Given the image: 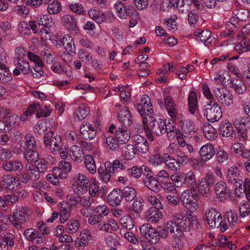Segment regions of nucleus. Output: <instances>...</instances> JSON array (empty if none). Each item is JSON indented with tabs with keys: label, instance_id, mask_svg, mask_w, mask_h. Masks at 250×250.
Listing matches in <instances>:
<instances>
[{
	"label": "nucleus",
	"instance_id": "obj_53",
	"mask_svg": "<svg viewBox=\"0 0 250 250\" xmlns=\"http://www.w3.org/2000/svg\"><path fill=\"white\" fill-rule=\"evenodd\" d=\"M16 65L23 74L27 75L29 73L30 70L29 64L26 60L17 61Z\"/></svg>",
	"mask_w": 250,
	"mask_h": 250
},
{
	"label": "nucleus",
	"instance_id": "obj_37",
	"mask_svg": "<svg viewBox=\"0 0 250 250\" xmlns=\"http://www.w3.org/2000/svg\"><path fill=\"white\" fill-rule=\"evenodd\" d=\"M62 42L67 52H74L75 51V46L72 37L68 35H64L62 38Z\"/></svg>",
	"mask_w": 250,
	"mask_h": 250
},
{
	"label": "nucleus",
	"instance_id": "obj_9",
	"mask_svg": "<svg viewBox=\"0 0 250 250\" xmlns=\"http://www.w3.org/2000/svg\"><path fill=\"white\" fill-rule=\"evenodd\" d=\"M53 133L52 131L46 133L44 136V144L47 146H50V150L54 152L60 149V144L61 142V137L60 135H56L53 137Z\"/></svg>",
	"mask_w": 250,
	"mask_h": 250
},
{
	"label": "nucleus",
	"instance_id": "obj_61",
	"mask_svg": "<svg viewBox=\"0 0 250 250\" xmlns=\"http://www.w3.org/2000/svg\"><path fill=\"white\" fill-rule=\"evenodd\" d=\"M43 66L42 62L41 64H35L33 67V70H31V73L34 78H39L43 75V71L42 69Z\"/></svg>",
	"mask_w": 250,
	"mask_h": 250
},
{
	"label": "nucleus",
	"instance_id": "obj_55",
	"mask_svg": "<svg viewBox=\"0 0 250 250\" xmlns=\"http://www.w3.org/2000/svg\"><path fill=\"white\" fill-rule=\"evenodd\" d=\"M47 9L50 14H57L62 9L61 3L58 1H54L48 5Z\"/></svg>",
	"mask_w": 250,
	"mask_h": 250
},
{
	"label": "nucleus",
	"instance_id": "obj_20",
	"mask_svg": "<svg viewBox=\"0 0 250 250\" xmlns=\"http://www.w3.org/2000/svg\"><path fill=\"white\" fill-rule=\"evenodd\" d=\"M2 167L7 172H20L23 169V165L20 161L10 160L3 163Z\"/></svg>",
	"mask_w": 250,
	"mask_h": 250
},
{
	"label": "nucleus",
	"instance_id": "obj_23",
	"mask_svg": "<svg viewBox=\"0 0 250 250\" xmlns=\"http://www.w3.org/2000/svg\"><path fill=\"white\" fill-rule=\"evenodd\" d=\"M73 180L76 186L79 188L78 189V191H80L81 189L84 191L87 190L89 180L85 175L78 173L76 174Z\"/></svg>",
	"mask_w": 250,
	"mask_h": 250
},
{
	"label": "nucleus",
	"instance_id": "obj_5",
	"mask_svg": "<svg viewBox=\"0 0 250 250\" xmlns=\"http://www.w3.org/2000/svg\"><path fill=\"white\" fill-rule=\"evenodd\" d=\"M206 220L212 229L219 228L223 223L221 213L217 209L212 208L206 213Z\"/></svg>",
	"mask_w": 250,
	"mask_h": 250
},
{
	"label": "nucleus",
	"instance_id": "obj_18",
	"mask_svg": "<svg viewBox=\"0 0 250 250\" xmlns=\"http://www.w3.org/2000/svg\"><path fill=\"white\" fill-rule=\"evenodd\" d=\"M199 153L201 160L206 162L211 159L215 155V150L212 145L207 144L201 147Z\"/></svg>",
	"mask_w": 250,
	"mask_h": 250
},
{
	"label": "nucleus",
	"instance_id": "obj_21",
	"mask_svg": "<svg viewBox=\"0 0 250 250\" xmlns=\"http://www.w3.org/2000/svg\"><path fill=\"white\" fill-rule=\"evenodd\" d=\"M166 227L167 229L172 234V237L175 241H178L179 242L180 240L184 235V233L178 225L174 224V222H172V221H169L166 224Z\"/></svg>",
	"mask_w": 250,
	"mask_h": 250
},
{
	"label": "nucleus",
	"instance_id": "obj_40",
	"mask_svg": "<svg viewBox=\"0 0 250 250\" xmlns=\"http://www.w3.org/2000/svg\"><path fill=\"white\" fill-rule=\"evenodd\" d=\"M170 179L174 187L180 188L185 184V175L183 173H176L170 176Z\"/></svg>",
	"mask_w": 250,
	"mask_h": 250
},
{
	"label": "nucleus",
	"instance_id": "obj_41",
	"mask_svg": "<svg viewBox=\"0 0 250 250\" xmlns=\"http://www.w3.org/2000/svg\"><path fill=\"white\" fill-rule=\"evenodd\" d=\"M16 179L11 174H6L2 176L1 182L7 189L14 188V186L16 183Z\"/></svg>",
	"mask_w": 250,
	"mask_h": 250
},
{
	"label": "nucleus",
	"instance_id": "obj_12",
	"mask_svg": "<svg viewBox=\"0 0 250 250\" xmlns=\"http://www.w3.org/2000/svg\"><path fill=\"white\" fill-rule=\"evenodd\" d=\"M80 133L83 139L92 140L95 137L97 130L92 124L83 122L80 127Z\"/></svg>",
	"mask_w": 250,
	"mask_h": 250
},
{
	"label": "nucleus",
	"instance_id": "obj_34",
	"mask_svg": "<svg viewBox=\"0 0 250 250\" xmlns=\"http://www.w3.org/2000/svg\"><path fill=\"white\" fill-rule=\"evenodd\" d=\"M24 158L29 163H35L39 158V153L32 148H25Z\"/></svg>",
	"mask_w": 250,
	"mask_h": 250
},
{
	"label": "nucleus",
	"instance_id": "obj_24",
	"mask_svg": "<svg viewBox=\"0 0 250 250\" xmlns=\"http://www.w3.org/2000/svg\"><path fill=\"white\" fill-rule=\"evenodd\" d=\"M218 130L220 135L222 137H233V127L229 122H222L219 125Z\"/></svg>",
	"mask_w": 250,
	"mask_h": 250
},
{
	"label": "nucleus",
	"instance_id": "obj_47",
	"mask_svg": "<svg viewBox=\"0 0 250 250\" xmlns=\"http://www.w3.org/2000/svg\"><path fill=\"white\" fill-rule=\"evenodd\" d=\"M80 225V224L78 221L73 219L70 220L67 224L65 230L68 233H75L78 231Z\"/></svg>",
	"mask_w": 250,
	"mask_h": 250
},
{
	"label": "nucleus",
	"instance_id": "obj_58",
	"mask_svg": "<svg viewBox=\"0 0 250 250\" xmlns=\"http://www.w3.org/2000/svg\"><path fill=\"white\" fill-rule=\"evenodd\" d=\"M117 139H115L113 136H109L106 139V145L112 151H115L119 147Z\"/></svg>",
	"mask_w": 250,
	"mask_h": 250
},
{
	"label": "nucleus",
	"instance_id": "obj_26",
	"mask_svg": "<svg viewBox=\"0 0 250 250\" xmlns=\"http://www.w3.org/2000/svg\"><path fill=\"white\" fill-rule=\"evenodd\" d=\"M231 87L238 94H243L246 91V86L243 81V77L236 79L233 78L230 81Z\"/></svg>",
	"mask_w": 250,
	"mask_h": 250
},
{
	"label": "nucleus",
	"instance_id": "obj_8",
	"mask_svg": "<svg viewBox=\"0 0 250 250\" xmlns=\"http://www.w3.org/2000/svg\"><path fill=\"white\" fill-rule=\"evenodd\" d=\"M142 235L150 243L155 244L158 243V236L156 234V230L148 224H144L140 228Z\"/></svg>",
	"mask_w": 250,
	"mask_h": 250
},
{
	"label": "nucleus",
	"instance_id": "obj_10",
	"mask_svg": "<svg viewBox=\"0 0 250 250\" xmlns=\"http://www.w3.org/2000/svg\"><path fill=\"white\" fill-rule=\"evenodd\" d=\"M71 165L68 162L65 161H61L58 167L52 168V172L54 176H59L60 179H65L67 174L70 171Z\"/></svg>",
	"mask_w": 250,
	"mask_h": 250
},
{
	"label": "nucleus",
	"instance_id": "obj_46",
	"mask_svg": "<svg viewBox=\"0 0 250 250\" xmlns=\"http://www.w3.org/2000/svg\"><path fill=\"white\" fill-rule=\"evenodd\" d=\"M226 29L220 32V36L224 37H232L234 35L233 30L235 28L234 23L229 21L226 23Z\"/></svg>",
	"mask_w": 250,
	"mask_h": 250
},
{
	"label": "nucleus",
	"instance_id": "obj_64",
	"mask_svg": "<svg viewBox=\"0 0 250 250\" xmlns=\"http://www.w3.org/2000/svg\"><path fill=\"white\" fill-rule=\"evenodd\" d=\"M66 67L63 65H61L60 62H55L51 65V69L53 72L59 74L62 73H67V71L66 70Z\"/></svg>",
	"mask_w": 250,
	"mask_h": 250
},
{
	"label": "nucleus",
	"instance_id": "obj_32",
	"mask_svg": "<svg viewBox=\"0 0 250 250\" xmlns=\"http://www.w3.org/2000/svg\"><path fill=\"white\" fill-rule=\"evenodd\" d=\"M63 25L70 31L74 30L77 27V22L75 19L70 15H65L62 18Z\"/></svg>",
	"mask_w": 250,
	"mask_h": 250
},
{
	"label": "nucleus",
	"instance_id": "obj_36",
	"mask_svg": "<svg viewBox=\"0 0 250 250\" xmlns=\"http://www.w3.org/2000/svg\"><path fill=\"white\" fill-rule=\"evenodd\" d=\"M185 184H187L188 187L191 190L196 191L197 188V184L195 179V174L191 171L188 172L185 175Z\"/></svg>",
	"mask_w": 250,
	"mask_h": 250
},
{
	"label": "nucleus",
	"instance_id": "obj_22",
	"mask_svg": "<svg viewBox=\"0 0 250 250\" xmlns=\"http://www.w3.org/2000/svg\"><path fill=\"white\" fill-rule=\"evenodd\" d=\"M110 166L108 163H105L104 167H100L98 169L100 180L104 183H107L110 181L112 174Z\"/></svg>",
	"mask_w": 250,
	"mask_h": 250
},
{
	"label": "nucleus",
	"instance_id": "obj_38",
	"mask_svg": "<svg viewBox=\"0 0 250 250\" xmlns=\"http://www.w3.org/2000/svg\"><path fill=\"white\" fill-rule=\"evenodd\" d=\"M120 224L122 227L126 229L131 230L135 226V222L129 215H124L120 219Z\"/></svg>",
	"mask_w": 250,
	"mask_h": 250
},
{
	"label": "nucleus",
	"instance_id": "obj_6",
	"mask_svg": "<svg viewBox=\"0 0 250 250\" xmlns=\"http://www.w3.org/2000/svg\"><path fill=\"white\" fill-rule=\"evenodd\" d=\"M214 93L215 97L224 107H229L232 104V95L227 90L223 88H216Z\"/></svg>",
	"mask_w": 250,
	"mask_h": 250
},
{
	"label": "nucleus",
	"instance_id": "obj_29",
	"mask_svg": "<svg viewBox=\"0 0 250 250\" xmlns=\"http://www.w3.org/2000/svg\"><path fill=\"white\" fill-rule=\"evenodd\" d=\"M90 108L85 104L80 105L74 112V117L79 121L85 119L89 114Z\"/></svg>",
	"mask_w": 250,
	"mask_h": 250
},
{
	"label": "nucleus",
	"instance_id": "obj_30",
	"mask_svg": "<svg viewBox=\"0 0 250 250\" xmlns=\"http://www.w3.org/2000/svg\"><path fill=\"white\" fill-rule=\"evenodd\" d=\"M188 108L189 112L194 114L198 108V101L196 93L192 91L190 92L188 97Z\"/></svg>",
	"mask_w": 250,
	"mask_h": 250
},
{
	"label": "nucleus",
	"instance_id": "obj_4",
	"mask_svg": "<svg viewBox=\"0 0 250 250\" xmlns=\"http://www.w3.org/2000/svg\"><path fill=\"white\" fill-rule=\"evenodd\" d=\"M140 103L137 105V110L143 118V121L145 119L152 120L153 115L152 105L150 100L147 95H143Z\"/></svg>",
	"mask_w": 250,
	"mask_h": 250
},
{
	"label": "nucleus",
	"instance_id": "obj_60",
	"mask_svg": "<svg viewBox=\"0 0 250 250\" xmlns=\"http://www.w3.org/2000/svg\"><path fill=\"white\" fill-rule=\"evenodd\" d=\"M209 188L210 187L202 179L198 184H197V188L198 189L199 193L204 196L208 192Z\"/></svg>",
	"mask_w": 250,
	"mask_h": 250
},
{
	"label": "nucleus",
	"instance_id": "obj_49",
	"mask_svg": "<svg viewBox=\"0 0 250 250\" xmlns=\"http://www.w3.org/2000/svg\"><path fill=\"white\" fill-rule=\"evenodd\" d=\"M75 201L76 203H80L84 208H89L94 202V199L90 196L85 197L78 196H76Z\"/></svg>",
	"mask_w": 250,
	"mask_h": 250
},
{
	"label": "nucleus",
	"instance_id": "obj_63",
	"mask_svg": "<svg viewBox=\"0 0 250 250\" xmlns=\"http://www.w3.org/2000/svg\"><path fill=\"white\" fill-rule=\"evenodd\" d=\"M129 175L135 178H139L142 174V167L136 166L127 169Z\"/></svg>",
	"mask_w": 250,
	"mask_h": 250
},
{
	"label": "nucleus",
	"instance_id": "obj_45",
	"mask_svg": "<svg viewBox=\"0 0 250 250\" xmlns=\"http://www.w3.org/2000/svg\"><path fill=\"white\" fill-rule=\"evenodd\" d=\"M239 171L236 167H231L228 171L227 179L230 183H233L235 180L239 178Z\"/></svg>",
	"mask_w": 250,
	"mask_h": 250
},
{
	"label": "nucleus",
	"instance_id": "obj_56",
	"mask_svg": "<svg viewBox=\"0 0 250 250\" xmlns=\"http://www.w3.org/2000/svg\"><path fill=\"white\" fill-rule=\"evenodd\" d=\"M170 180L171 179L165 182H162L161 183L159 184V191L162 189L170 192L176 191L174 186L172 183L170 182Z\"/></svg>",
	"mask_w": 250,
	"mask_h": 250
},
{
	"label": "nucleus",
	"instance_id": "obj_25",
	"mask_svg": "<svg viewBox=\"0 0 250 250\" xmlns=\"http://www.w3.org/2000/svg\"><path fill=\"white\" fill-rule=\"evenodd\" d=\"M12 80L9 68L3 62H0V83L9 84Z\"/></svg>",
	"mask_w": 250,
	"mask_h": 250
},
{
	"label": "nucleus",
	"instance_id": "obj_50",
	"mask_svg": "<svg viewBox=\"0 0 250 250\" xmlns=\"http://www.w3.org/2000/svg\"><path fill=\"white\" fill-rule=\"evenodd\" d=\"M84 164L87 169L91 173H94L96 170L95 161L92 156L87 155L84 160Z\"/></svg>",
	"mask_w": 250,
	"mask_h": 250
},
{
	"label": "nucleus",
	"instance_id": "obj_35",
	"mask_svg": "<svg viewBox=\"0 0 250 250\" xmlns=\"http://www.w3.org/2000/svg\"><path fill=\"white\" fill-rule=\"evenodd\" d=\"M37 23L40 25H42L47 28L52 27L54 25L52 18L48 15H42L36 18Z\"/></svg>",
	"mask_w": 250,
	"mask_h": 250
},
{
	"label": "nucleus",
	"instance_id": "obj_59",
	"mask_svg": "<svg viewBox=\"0 0 250 250\" xmlns=\"http://www.w3.org/2000/svg\"><path fill=\"white\" fill-rule=\"evenodd\" d=\"M23 234L29 241H33L39 235V232L33 229H26L24 231Z\"/></svg>",
	"mask_w": 250,
	"mask_h": 250
},
{
	"label": "nucleus",
	"instance_id": "obj_54",
	"mask_svg": "<svg viewBox=\"0 0 250 250\" xmlns=\"http://www.w3.org/2000/svg\"><path fill=\"white\" fill-rule=\"evenodd\" d=\"M15 236L13 233L6 232V233L2 237H0V239H2L3 244L7 246L9 245L10 247H12L14 245V239Z\"/></svg>",
	"mask_w": 250,
	"mask_h": 250
},
{
	"label": "nucleus",
	"instance_id": "obj_11",
	"mask_svg": "<svg viewBox=\"0 0 250 250\" xmlns=\"http://www.w3.org/2000/svg\"><path fill=\"white\" fill-rule=\"evenodd\" d=\"M199 223L197 217L191 213L187 215V216L178 225L179 227L183 232L189 230L191 228H198Z\"/></svg>",
	"mask_w": 250,
	"mask_h": 250
},
{
	"label": "nucleus",
	"instance_id": "obj_7",
	"mask_svg": "<svg viewBox=\"0 0 250 250\" xmlns=\"http://www.w3.org/2000/svg\"><path fill=\"white\" fill-rule=\"evenodd\" d=\"M198 195L197 194L191 192H185L181 198L184 206L191 212L195 211L198 208Z\"/></svg>",
	"mask_w": 250,
	"mask_h": 250
},
{
	"label": "nucleus",
	"instance_id": "obj_43",
	"mask_svg": "<svg viewBox=\"0 0 250 250\" xmlns=\"http://www.w3.org/2000/svg\"><path fill=\"white\" fill-rule=\"evenodd\" d=\"M122 196L127 202L133 201L136 196V191L134 188L129 187H125L122 190Z\"/></svg>",
	"mask_w": 250,
	"mask_h": 250
},
{
	"label": "nucleus",
	"instance_id": "obj_28",
	"mask_svg": "<svg viewBox=\"0 0 250 250\" xmlns=\"http://www.w3.org/2000/svg\"><path fill=\"white\" fill-rule=\"evenodd\" d=\"M165 105L170 116L173 118L176 117L177 110L173 99L170 96H167L165 99Z\"/></svg>",
	"mask_w": 250,
	"mask_h": 250
},
{
	"label": "nucleus",
	"instance_id": "obj_2",
	"mask_svg": "<svg viewBox=\"0 0 250 250\" xmlns=\"http://www.w3.org/2000/svg\"><path fill=\"white\" fill-rule=\"evenodd\" d=\"M30 214V211L26 207H19L13 212L11 223L17 229H24Z\"/></svg>",
	"mask_w": 250,
	"mask_h": 250
},
{
	"label": "nucleus",
	"instance_id": "obj_42",
	"mask_svg": "<svg viewBox=\"0 0 250 250\" xmlns=\"http://www.w3.org/2000/svg\"><path fill=\"white\" fill-rule=\"evenodd\" d=\"M25 169L31 180L37 181L40 177V172L33 165H26Z\"/></svg>",
	"mask_w": 250,
	"mask_h": 250
},
{
	"label": "nucleus",
	"instance_id": "obj_31",
	"mask_svg": "<svg viewBox=\"0 0 250 250\" xmlns=\"http://www.w3.org/2000/svg\"><path fill=\"white\" fill-rule=\"evenodd\" d=\"M146 217L148 221L157 222L162 216V212L155 208L151 207L146 212Z\"/></svg>",
	"mask_w": 250,
	"mask_h": 250
},
{
	"label": "nucleus",
	"instance_id": "obj_44",
	"mask_svg": "<svg viewBox=\"0 0 250 250\" xmlns=\"http://www.w3.org/2000/svg\"><path fill=\"white\" fill-rule=\"evenodd\" d=\"M116 137L117 138L118 142L121 144H124L129 140L130 136L125 129L121 128H119V130L116 131Z\"/></svg>",
	"mask_w": 250,
	"mask_h": 250
},
{
	"label": "nucleus",
	"instance_id": "obj_16",
	"mask_svg": "<svg viewBox=\"0 0 250 250\" xmlns=\"http://www.w3.org/2000/svg\"><path fill=\"white\" fill-rule=\"evenodd\" d=\"M119 121L125 127L129 126L132 123V117L128 108L125 106L122 108L118 113Z\"/></svg>",
	"mask_w": 250,
	"mask_h": 250
},
{
	"label": "nucleus",
	"instance_id": "obj_14",
	"mask_svg": "<svg viewBox=\"0 0 250 250\" xmlns=\"http://www.w3.org/2000/svg\"><path fill=\"white\" fill-rule=\"evenodd\" d=\"M215 191L220 201H224L230 197V190L227 184L223 181L216 183L215 186Z\"/></svg>",
	"mask_w": 250,
	"mask_h": 250
},
{
	"label": "nucleus",
	"instance_id": "obj_15",
	"mask_svg": "<svg viewBox=\"0 0 250 250\" xmlns=\"http://www.w3.org/2000/svg\"><path fill=\"white\" fill-rule=\"evenodd\" d=\"M145 177L143 179V183L148 189L154 192H159V183L156 177L150 173H145Z\"/></svg>",
	"mask_w": 250,
	"mask_h": 250
},
{
	"label": "nucleus",
	"instance_id": "obj_17",
	"mask_svg": "<svg viewBox=\"0 0 250 250\" xmlns=\"http://www.w3.org/2000/svg\"><path fill=\"white\" fill-rule=\"evenodd\" d=\"M134 146L142 153H146L148 151L149 145L147 140L142 136L135 135L133 137Z\"/></svg>",
	"mask_w": 250,
	"mask_h": 250
},
{
	"label": "nucleus",
	"instance_id": "obj_3",
	"mask_svg": "<svg viewBox=\"0 0 250 250\" xmlns=\"http://www.w3.org/2000/svg\"><path fill=\"white\" fill-rule=\"evenodd\" d=\"M207 104L203 110L204 116L211 122L218 121L222 116L220 105L213 101H210Z\"/></svg>",
	"mask_w": 250,
	"mask_h": 250
},
{
	"label": "nucleus",
	"instance_id": "obj_57",
	"mask_svg": "<svg viewBox=\"0 0 250 250\" xmlns=\"http://www.w3.org/2000/svg\"><path fill=\"white\" fill-rule=\"evenodd\" d=\"M106 163H108L110 166V168L112 170V174H114L115 173L116 170L118 168L124 170L125 169V166L123 165L121 162L118 160H114L112 163L109 161H106Z\"/></svg>",
	"mask_w": 250,
	"mask_h": 250
},
{
	"label": "nucleus",
	"instance_id": "obj_62",
	"mask_svg": "<svg viewBox=\"0 0 250 250\" xmlns=\"http://www.w3.org/2000/svg\"><path fill=\"white\" fill-rule=\"evenodd\" d=\"M156 177L159 184L161 183L162 182H165L171 179L169 173L165 170H161L159 171Z\"/></svg>",
	"mask_w": 250,
	"mask_h": 250
},
{
	"label": "nucleus",
	"instance_id": "obj_27",
	"mask_svg": "<svg viewBox=\"0 0 250 250\" xmlns=\"http://www.w3.org/2000/svg\"><path fill=\"white\" fill-rule=\"evenodd\" d=\"M71 158L75 162H81L84 158L83 150L81 146H73L69 153Z\"/></svg>",
	"mask_w": 250,
	"mask_h": 250
},
{
	"label": "nucleus",
	"instance_id": "obj_39",
	"mask_svg": "<svg viewBox=\"0 0 250 250\" xmlns=\"http://www.w3.org/2000/svg\"><path fill=\"white\" fill-rule=\"evenodd\" d=\"M164 161L167 167L172 171H177L180 168V166L177 160L170 155L165 156Z\"/></svg>",
	"mask_w": 250,
	"mask_h": 250
},
{
	"label": "nucleus",
	"instance_id": "obj_51",
	"mask_svg": "<svg viewBox=\"0 0 250 250\" xmlns=\"http://www.w3.org/2000/svg\"><path fill=\"white\" fill-rule=\"evenodd\" d=\"M237 221V216L236 214L232 211H228L226 213L224 216V221L228 222L229 226L232 228L236 224Z\"/></svg>",
	"mask_w": 250,
	"mask_h": 250
},
{
	"label": "nucleus",
	"instance_id": "obj_52",
	"mask_svg": "<svg viewBox=\"0 0 250 250\" xmlns=\"http://www.w3.org/2000/svg\"><path fill=\"white\" fill-rule=\"evenodd\" d=\"M143 199L138 200V198H136L133 201L132 205V209L134 213L139 214L143 210L144 207L143 204Z\"/></svg>",
	"mask_w": 250,
	"mask_h": 250
},
{
	"label": "nucleus",
	"instance_id": "obj_33",
	"mask_svg": "<svg viewBox=\"0 0 250 250\" xmlns=\"http://www.w3.org/2000/svg\"><path fill=\"white\" fill-rule=\"evenodd\" d=\"M203 130L206 137L208 140H215L218 136L216 129L208 123H206L204 124Z\"/></svg>",
	"mask_w": 250,
	"mask_h": 250
},
{
	"label": "nucleus",
	"instance_id": "obj_13",
	"mask_svg": "<svg viewBox=\"0 0 250 250\" xmlns=\"http://www.w3.org/2000/svg\"><path fill=\"white\" fill-rule=\"evenodd\" d=\"M76 205V203L70 204L68 202L63 201L60 203L59 208H60V217L61 223H64L70 218L72 206Z\"/></svg>",
	"mask_w": 250,
	"mask_h": 250
},
{
	"label": "nucleus",
	"instance_id": "obj_19",
	"mask_svg": "<svg viewBox=\"0 0 250 250\" xmlns=\"http://www.w3.org/2000/svg\"><path fill=\"white\" fill-rule=\"evenodd\" d=\"M123 199L122 190L119 188L113 189L108 195L107 201L112 207L119 205Z\"/></svg>",
	"mask_w": 250,
	"mask_h": 250
},
{
	"label": "nucleus",
	"instance_id": "obj_48",
	"mask_svg": "<svg viewBox=\"0 0 250 250\" xmlns=\"http://www.w3.org/2000/svg\"><path fill=\"white\" fill-rule=\"evenodd\" d=\"M35 167L41 173H44L47 171L49 166V163L43 158H39L35 163Z\"/></svg>",
	"mask_w": 250,
	"mask_h": 250
},
{
	"label": "nucleus",
	"instance_id": "obj_1",
	"mask_svg": "<svg viewBox=\"0 0 250 250\" xmlns=\"http://www.w3.org/2000/svg\"><path fill=\"white\" fill-rule=\"evenodd\" d=\"M147 119H145L143 121L144 129L147 139L152 142L154 138L153 135L160 136L163 135V127L165 126V122L161 119H149V124Z\"/></svg>",
	"mask_w": 250,
	"mask_h": 250
}]
</instances>
